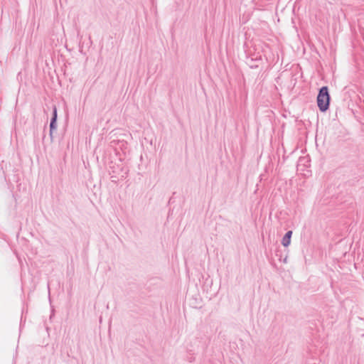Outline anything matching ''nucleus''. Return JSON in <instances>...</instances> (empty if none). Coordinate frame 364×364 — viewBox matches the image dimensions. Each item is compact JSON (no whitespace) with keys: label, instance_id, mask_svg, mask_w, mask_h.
I'll return each mask as SVG.
<instances>
[{"label":"nucleus","instance_id":"nucleus-1","mask_svg":"<svg viewBox=\"0 0 364 364\" xmlns=\"http://www.w3.org/2000/svg\"><path fill=\"white\" fill-rule=\"evenodd\" d=\"M330 96L327 87L320 89L317 96V104L321 112H326L329 107Z\"/></svg>","mask_w":364,"mask_h":364},{"label":"nucleus","instance_id":"nucleus-2","mask_svg":"<svg viewBox=\"0 0 364 364\" xmlns=\"http://www.w3.org/2000/svg\"><path fill=\"white\" fill-rule=\"evenodd\" d=\"M291 235H292V231L289 230L283 237L282 240V244L284 247H288L290 245Z\"/></svg>","mask_w":364,"mask_h":364},{"label":"nucleus","instance_id":"nucleus-3","mask_svg":"<svg viewBox=\"0 0 364 364\" xmlns=\"http://www.w3.org/2000/svg\"><path fill=\"white\" fill-rule=\"evenodd\" d=\"M57 120V109L54 107L53 109V116L50 122V134H52V131L56 128L55 123Z\"/></svg>","mask_w":364,"mask_h":364},{"label":"nucleus","instance_id":"nucleus-4","mask_svg":"<svg viewBox=\"0 0 364 364\" xmlns=\"http://www.w3.org/2000/svg\"><path fill=\"white\" fill-rule=\"evenodd\" d=\"M21 41H19L18 43H16L14 45V47L12 50V52H11V54L12 55H14V54H18V53L20 52L21 50Z\"/></svg>","mask_w":364,"mask_h":364},{"label":"nucleus","instance_id":"nucleus-5","mask_svg":"<svg viewBox=\"0 0 364 364\" xmlns=\"http://www.w3.org/2000/svg\"><path fill=\"white\" fill-rule=\"evenodd\" d=\"M22 326H23V309H21V312L20 325H19V331H20V333H19L18 338H20V336H21V332Z\"/></svg>","mask_w":364,"mask_h":364},{"label":"nucleus","instance_id":"nucleus-6","mask_svg":"<svg viewBox=\"0 0 364 364\" xmlns=\"http://www.w3.org/2000/svg\"><path fill=\"white\" fill-rule=\"evenodd\" d=\"M14 253L15 255H16V257L20 263V265H21V268L22 269L23 268V264H22V261H21V257L19 255V254L15 250L14 251Z\"/></svg>","mask_w":364,"mask_h":364},{"label":"nucleus","instance_id":"nucleus-7","mask_svg":"<svg viewBox=\"0 0 364 364\" xmlns=\"http://www.w3.org/2000/svg\"><path fill=\"white\" fill-rule=\"evenodd\" d=\"M17 80L21 82L23 80V77H22V75H21V72H18V75H17Z\"/></svg>","mask_w":364,"mask_h":364},{"label":"nucleus","instance_id":"nucleus-8","mask_svg":"<svg viewBox=\"0 0 364 364\" xmlns=\"http://www.w3.org/2000/svg\"><path fill=\"white\" fill-rule=\"evenodd\" d=\"M13 197L14 198L15 200H17V198H20L21 196L16 192L13 194Z\"/></svg>","mask_w":364,"mask_h":364},{"label":"nucleus","instance_id":"nucleus-9","mask_svg":"<svg viewBox=\"0 0 364 364\" xmlns=\"http://www.w3.org/2000/svg\"><path fill=\"white\" fill-rule=\"evenodd\" d=\"M21 290L23 291V274L21 273Z\"/></svg>","mask_w":364,"mask_h":364},{"label":"nucleus","instance_id":"nucleus-10","mask_svg":"<svg viewBox=\"0 0 364 364\" xmlns=\"http://www.w3.org/2000/svg\"><path fill=\"white\" fill-rule=\"evenodd\" d=\"M16 186H17L18 190L20 191L21 183H18Z\"/></svg>","mask_w":364,"mask_h":364},{"label":"nucleus","instance_id":"nucleus-11","mask_svg":"<svg viewBox=\"0 0 364 364\" xmlns=\"http://www.w3.org/2000/svg\"><path fill=\"white\" fill-rule=\"evenodd\" d=\"M19 235H20V232H18L17 233V237H18V236H19Z\"/></svg>","mask_w":364,"mask_h":364}]
</instances>
